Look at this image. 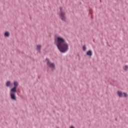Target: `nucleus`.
<instances>
[{
  "mask_svg": "<svg viewBox=\"0 0 128 128\" xmlns=\"http://www.w3.org/2000/svg\"><path fill=\"white\" fill-rule=\"evenodd\" d=\"M55 44L60 52L62 54H64V52H66L67 50H68V44L66 42V40L62 37L58 36L56 38V40H55Z\"/></svg>",
  "mask_w": 128,
  "mask_h": 128,
  "instance_id": "nucleus-1",
  "label": "nucleus"
},
{
  "mask_svg": "<svg viewBox=\"0 0 128 128\" xmlns=\"http://www.w3.org/2000/svg\"><path fill=\"white\" fill-rule=\"evenodd\" d=\"M14 86L12 88L10 92V98L12 100H16V94L18 92V82L16 81L14 82Z\"/></svg>",
  "mask_w": 128,
  "mask_h": 128,
  "instance_id": "nucleus-2",
  "label": "nucleus"
},
{
  "mask_svg": "<svg viewBox=\"0 0 128 128\" xmlns=\"http://www.w3.org/2000/svg\"><path fill=\"white\" fill-rule=\"evenodd\" d=\"M60 18H61L62 20H63V22H66V12L62 11V8L60 7Z\"/></svg>",
  "mask_w": 128,
  "mask_h": 128,
  "instance_id": "nucleus-3",
  "label": "nucleus"
},
{
  "mask_svg": "<svg viewBox=\"0 0 128 128\" xmlns=\"http://www.w3.org/2000/svg\"><path fill=\"white\" fill-rule=\"evenodd\" d=\"M46 60L47 61L48 68H56V66L54 65V64L52 63V62L50 60V59L46 58Z\"/></svg>",
  "mask_w": 128,
  "mask_h": 128,
  "instance_id": "nucleus-4",
  "label": "nucleus"
},
{
  "mask_svg": "<svg viewBox=\"0 0 128 128\" xmlns=\"http://www.w3.org/2000/svg\"><path fill=\"white\" fill-rule=\"evenodd\" d=\"M117 94L119 98H122L123 96L124 98H128V94L126 92H123L122 91H117Z\"/></svg>",
  "mask_w": 128,
  "mask_h": 128,
  "instance_id": "nucleus-5",
  "label": "nucleus"
},
{
  "mask_svg": "<svg viewBox=\"0 0 128 128\" xmlns=\"http://www.w3.org/2000/svg\"><path fill=\"white\" fill-rule=\"evenodd\" d=\"M86 54L88 56H92V50H88L86 52Z\"/></svg>",
  "mask_w": 128,
  "mask_h": 128,
  "instance_id": "nucleus-6",
  "label": "nucleus"
},
{
  "mask_svg": "<svg viewBox=\"0 0 128 128\" xmlns=\"http://www.w3.org/2000/svg\"><path fill=\"white\" fill-rule=\"evenodd\" d=\"M40 50H42V46L40 45H37L36 50L38 52H40Z\"/></svg>",
  "mask_w": 128,
  "mask_h": 128,
  "instance_id": "nucleus-7",
  "label": "nucleus"
},
{
  "mask_svg": "<svg viewBox=\"0 0 128 128\" xmlns=\"http://www.w3.org/2000/svg\"><path fill=\"white\" fill-rule=\"evenodd\" d=\"M10 32H4V36L6 38H8V36H10Z\"/></svg>",
  "mask_w": 128,
  "mask_h": 128,
  "instance_id": "nucleus-8",
  "label": "nucleus"
},
{
  "mask_svg": "<svg viewBox=\"0 0 128 128\" xmlns=\"http://www.w3.org/2000/svg\"><path fill=\"white\" fill-rule=\"evenodd\" d=\"M10 86V81H8L6 82V86H7V88H8V86Z\"/></svg>",
  "mask_w": 128,
  "mask_h": 128,
  "instance_id": "nucleus-9",
  "label": "nucleus"
},
{
  "mask_svg": "<svg viewBox=\"0 0 128 128\" xmlns=\"http://www.w3.org/2000/svg\"><path fill=\"white\" fill-rule=\"evenodd\" d=\"M123 68H124V70H126V71L128 70V65H126V66Z\"/></svg>",
  "mask_w": 128,
  "mask_h": 128,
  "instance_id": "nucleus-10",
  "label": "nucleus"
},
{
  "mask_svg": "<svg viewBox=\"0 0 128 128\" xmlns=\"http://www.w3.org/2000/svg\"><path fill=\"white\" fill-rule=\"evenodd\" d=\"M82 50L84 52H86V45L83 46Z\"/></svg>",
  "mask_w": 128,
  "mask_h": 128,
  "instance_id": "nucleus-11",
  "label": "nucleus"
},
{
  "mask_svg": "<svg viewBox=\"0 0 128 128\" xmlns=\"http://www.w3.org/2000/svg\"><path fill=\"white\" fill-rule=\"evenodd\" d=\"M52 68V72H54V68Z\"/></svg>",
  "mask_w": 128,
  "mask_h": 128,
  "instance_id": "nucleus-12",
  "label": "nucleus"
},
{
  "mask_svg": "<svg viewBox=\"0 0 128 128\" xmlns=\"http://www.w3.org/2000/svg\"><path fill=\"white\" fill-rule=\"evenodd\" d=\"M70 128H74V126H71L70 127Z\"/></svg>",
  "mask_w": 128,
  "mask_h": 128,
  "instance_id": "nucleus-13",
  "label": "nucleus"
},
{
  "mask_svg": "<svg viewBox=\"0 0 128 128\" xmlns=\"http://www.w3.org/2000/svg\"><path fill=\"white\" fill-rule=\"evenodd\" d=\"M93 41L94 42V40Z\"/></svg>",
  "mask_w": 128,
  "mask_h": 128,
  "instance_id": "nucleus-14",
  "label": "nucleus"
}]
</instances>
